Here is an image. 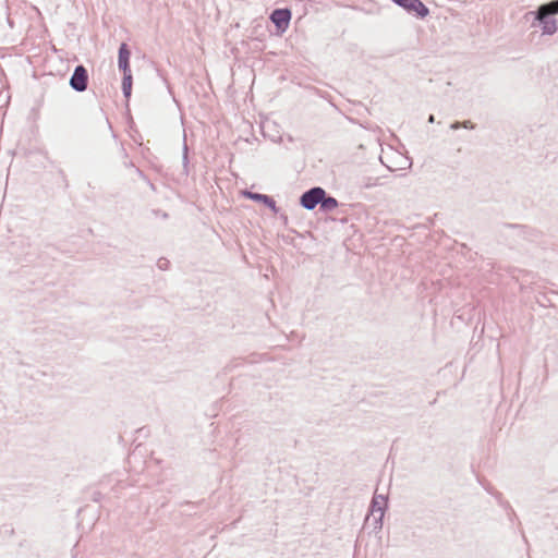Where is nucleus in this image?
<instances>
[{"label": "nucleus", "mask_w": 558, "mask_h": 558, "mask_svg": "<svg viewBox=\"0 0 558 558\" xmlns=\"http://www.w3.org/2000/svg\"><path fill=\"white\" fill-rule=\"evenodd\" d=\"M11 252L19 262L25 263L26 265L35 264L37 260L46 262L48 259L47 253L26 236L19 238L12 242Z\"/></svg>", "instance_id": "1"}, {"label": "nucleus", "mask_w": 558, "mask_h": 558, "mask_svg": "<svg viewBox=\"0 0 558 558\" xmlns=\"http://www.w3.org/2000/svg\"><path fill=\"white\" fill-rule=\"evenodd\" d=\"M532 16L531 27L539 28L542 35L553 36L558 32V21L556 17H551L548 13H545L541 9L536 8L534 11H529L525 14V19Z\"/></svg>", "instance_id": "2"}, {"label": "nucleus", "mask_w": 558, "mask_h": 558, "mask_svg": "<svg viewBox=\"0 0 558 558\" xmlns=\"http://www.w3.org/2000/svg\"><path fill=\"white\" fill-rule=\"evenodd\" d=\"M393 3L417 20H424L430 13L422 0H395Z\"/></svg>", "instance_id": "3"}, {"label": "nucleus", "mask_w": 558, "mask_h": 558, "mask_svg": "<svg viewBox=\"0 0 558 558\" xmlns=\"http://www.w3.org/2000/svg\"><path fill=\"white\" fill-rule=\"evenodd\" d=\"M292 17L290 8H276L269 14V20L275 25L276 35H282L289 27Z\"/></svg>", "instance_id": "4"}, {"label": "nucleus", "mask_w": 558, "mask_h": 558, "mask_svg": "<svg viewBox=\"0 0 558 558\" xmlns=\"http://www.w3.org/2000/svg\"><path fill=\"white\" fill-rule=\"evenodd\" d=\"M322 197H324V189L322 186H313L300 195L299 205L306 210H314L320 205Z\"/></svg>", "instance_id": "5"}, {"label": "nucleus", "mask_w": 558, "mask_h": 558, "mask_svg": "<svg viewBox=\"0 0 558 558\" xmlns=\"http://www.w3.org/2000/svg\"><path fill=\"white\" fill-rule=\"evenodd\" d=\"M89 83L88 70L84 64H77L69 80L70 87L76 93L87 89Z\"/></svg>", "instance_id": "6"}, {"label": "nucleus", "mask_w": 558, "mask_h": 558, "mask_svg": "<svg viewBox=\"0 0 558 558\" xmlns=\"http://www.w3.org/2000/svg\"><path fill=\"white\" fill-rule=\"evenodd\" d=\"M242 195L250 201L262 204L267 207L274 215H278L280 213V207L277 205L276 201L272 196L267 194H262L258 192H253L250 190H244Z\"/></svg>", "instance_id": "7"}, {"label": "nucleus", "mask_w": 558, "mask_h": 558, "mask_svg": "<svg viewBox=\"0 0 558 558\" xmlns=\"http://www.w3.org/2000/svg\"><path fill=\"white\" fill-rule=\"evenodd\" d=\"M131 49L126 43H121L118 49V69L120 72H130Z\"/></svg>", "instance_id": "8"}, {"label": "nucleus", "mask_w": 558, "mask_h": 558, "mask_svg": "<svg viewBox=\"0 0 558 558\" xmlns=\"http://www.w3.org/2000/svg\"><path fill=\"white\" fill-rule=\"evenodd\" d=\"M388 510V498L384 495H374L371 500L368 514L385 517V512Z\"/></svg>", "instance_id": "9"}, {"label": "nucleus", "mask_w": 558, "mask_h": 558, "mask_svg": "<svg viewBox=\"0 0 558 558\" xmlns=\"http://www.w3.org/2000/svg\"><path fill=\"white\" fill-rule=\"evenodd\" d=\"M504 228L512 229L517 232V234L523 239H531L536 236L537 231L526 225H519V223H509L504 222L501 225Z\"/></svg>", "instance_id": "10"}, {"label": "nucleus", "mask_w": 558, "mask_h": 558, "mask_svg": "<svg viewBox=\"0 0 558 558\" xmlns=\"http://www.w3.org/2000/svg\"><path fill=\"white\" fill-rule=\"evenodd\" d=\"M122 73V82H121V89L123 97L126 100V107H129V101L132 96V89H133V75L132 71L130 72H121Z\"/></svg>", "instance_id": "11"}, {"label": "nucleus", "mask_w": 558, "mask_h": 558, "mask_svg": "<svg viewBox=\"0 0 558 558\" xmlns=\"http://www.w3.org/2000/svg\"><path fill=\"white\" fill-rule=\"evenodd\" d=\"M338 206H339L338 199L336 197H333L332 195H330L329 193H327L326 190L324 189V197H322V199H320L319 211L324 213V214H328V213L333 211L336 208H338Z\"/></svg>", "instance_id": "12"}, {"label": "nucleus", "mask_w": 558, "mask_h": 558, "mask_svg": "<svg viewBox=\"0 0 558 558\" xmlns=\"http://www.w3.org/2000/svg\"><path fill=\"white\" fill-rule=\"evenodd\" d=\"M384 525V517L381 515H373V521L369 522L368 517L366 518L364 522V529L371 527L369 533H379L383 530Z\"/></svg>", "instance_id": "13"}, {"label": "nucleus", "mask_w": 558, "mask_h": 558, "mask_svg": "<svg viewBox=\"0 0 558 558\" xmlns=\"http://www.w3.org/2000/svg\"><path fill=\"white\" fill-rule=\"evenodd\" d=\"M537 8L544 11L545 13H548L549 16L556 17V15L558 14V0H551L542 3Z\"/></svg>", "instance_id": "14"}, {"label": "nucleus", "mask_w": 558, "mask_h": 558, "mask_svg": "<svg viewBox=\"0 0 558 558\" xmlns=\"http://www.w3.org/2000/svg\"><path fill=\"white\" fill-rule=\"evenodd\" d=\"M357 184L361 189H372L378 185V178L362 177L359 179Z\"/></svg>", "instance_id": "15"}, {"label": "nucleus", "mask_w": 558, "mask_h": 558, "mask_svg": "<svg viewBox=\"0 0 558 558\" xmlns=\"http://www.w3.org/2000/svg\"><path fill=\"white\" fill-rule=\"evenodd\" d=\"M182 166H183V173L187 175L189 167H190V158H189V150H187V145H186L185 141L183 144Z\"/></svg>", "instance_id": "16"}, {"label": "nucleus", "mask_w": 558, "mask_h": 558, "mask_svg": "<svg viewBox=\"0 0 558 558\" xmlns=\"http://www.w3.org/2000/svg\"><path fill=\"white\" fill-rule=\"evenodd\" d=\"M157 267L160 269V270H168L169 267H170V260L167 259L166 257H160L158 260H157Z\"/></svg>", "instance_id": "17"}, {"label": "nucleus", "mask_w": 558, "mask_h": 558, "mask_svg": "<svg viewBox=\"0 0 558 558\" xmlns=\"http://www.w3.org/2000/svg\"><path fill=\"white\" fill-rule=\"evenodd\" d=\"M151 213L163 220H167L169 218V214L161 209H153Z\"/></svg>", "instance_id": "18"}, {"label": "nucleus", "mask_w": 558, "mask_h": 558, "mask_svg": "<svg viewBox=\"0 0 558 558\" xmlns=\"http://www.w3.org/2000/svg\"><path fill=\"white\" fill-rule=\"evenodd\" d=\"M462 128L466 130H474L476 128V124L471 120H464L462 121Z\"/></svg>", "instance_id": "19"}, {"label": "nucleus", "mask_w": 558, "mask_h": 558, "mask_svg": "<svg viewBox=\"0 0 558 558\" xmlns=\"http://www.w3.org/2000/svg\"><path fill=\"white\" fill-rule=\"evenodd\" d=\"M499 505L507 511H511V514L512 515H515V512L514 510L512 509V507L510 506V504L507 501V500H501V502H499Z\"/></svg>", "instance_id": "20"}, {"label": "nucleus", "mask_w": 558, "mask_h": 558, "mask_svg": "<svg viewBox=\"0 0 558 558\" xmlns=\"http://www.w3.org/2000/svg\"><path fill=\"white\" fill-rule=\"evenodd\" d=\"M490 495L499 502L504 499L502 494L498 492L497 489L494 492H490Z\"/></svg>", "instance_id": "21"}, {"label": "nucleus", "mask_w": 558, "mask_h": 558, "mask_svg": "<svg viewBox=\"0 0 558 558\" xmlns=\"http://www.w3.org/2000/svg\"><path fill=\"white\" fill-rule=\"evenodd\" d=\"M449 128H450V130H453V131L459 130V129H461V128H462V121H458V120H456V121H453V122L450 124V126H449Z\"/></svg>", "instance_id": "22"}, {"label": "nucleus", "mask_w": 558, "mask_h": 558, "mask_svg": "<svg viewBox=\"0 0 558 558\" xmlns=\"http://www.w3.org/2000/svg\"><path fill=\"white\" fill-rule=\"evenodd\" d=\"M278 215H279V218L282 221L283 226H288V223H289L288 215L286 213H281V211Z\"/></svg>", "instance_id": "23"}, {"label": "nucleus", "mask_w": 558, "mask_h": 558, "mask_svg": "<svg viewBox=\"0 0 558 558\" xmlns=\"http://www.w3.org/2000/svg\"><path fill=\"white\" fill-rule=\"evenodd\" d=\"M481 484H482V486L484 487V489H485L488 494H490V492L496 490V489H495V487H494L490 483H482V482H481Z\"/></svg>", "instance_id": "24"}, {"label": "nucleus", "mask_w": 558, "mask_h": 558, "mask_svg": "<svg viewBox=\"0 0 558 558\" xmlns=\"http://www.w3.org/2000/svg\"><path fill=\"white\" fill-rule=\"evenodd\" d=\"M136 172H137V173H138V175H140L141 178H143L144 180H147V179H148V178H147V175H146V174H145V173H144L140 168H137V169H136Z\"/></svg>", "instance_id": "25"}, {"label": "nucleus", "mask_w": 558, "mask_h": 558, "mask_svg": "<svg viewBox=\"0 0 558 558\" xmlns=\"http://www.w3.org/2000/svg\"><path fill=\"white\" fill-rule=\"evenodd\" d=\"M146 181H147L150 190L156 191V185L149 179H147Z\"/></svg>", "instance_id": "26"}, {"label": "nucleus", "mask_w": 558, "mask_h": 558, "mask_svg": "<svg viewBox=\"0 0 558 558\" xmlns=\"http://www.w3.org/2000/svg\"><path fill=\"white\" fill-rule=\"evenodd\" d=\"M427 121H428V123H434L435 122V116L434 114H429Z\"/></svg>", "instance_id": "27"}, {"label": "nucleus", "mask_w": 558, "mask_h": 558, "mask_svg": "<svg viewBox=\"0 0 558 558\" xmlns=\"http://www.w3.org/2000/svg\"><path fill=\"white\" fill-rule=\"evenodd\" d=\"M100 495H101L100 493H94V498H93L94 501H98Z\"/></svg>", "instance_id": "28"}, {"label": "nucleus", "mask_w": 558, "mask_h": 558, "mask_svg": "<svg viewBox=\"0 0 558 558\" xmlns=\"http://www.w3.org/2000/svg\"><path fill=\"white\" fill-rule=\"evenodd\" d=\"M136 432L140 434H146V427L138 428Z\"/></svg>", "instance_id": "29"}, {"label": "nucleus", "mask_w": 558, "mask_h": 558, "mask_svg": "<svg viewBox=\"0 0 558 558\" xmlns=\"http://www.w3.org/2000/svg\"><path fill=\"white\" fill-rule=\"evenodd\" d=\"M136 432L140 434H146V427L138 428Z\"/></svg>", "instance_id": "30"}, {"label": "nucleus", "mask_w": 558, "mask_h": 558, "mask_svg": "<svg viewBox=\"0 0 558 558\" xmlns=\"http://www.w3.org/2000/svg\"><path fill=\"white\" fill-rule=\"evenodd\" d=\"M508 517H509V519L512 521V520H513V518H517V514H515V515H512V514H511V511H508Z\"/></svg>", "instance_id": "31"}, {"label": "nucleus", "mask_w": 558, "mask_h": 558, "mask_svg": "<svg viewBox=\"0 0 558 558\" xmlns=\"http://www.w3.org/2000/svg\"><path fill=\"white\" fill-rule=\"evenodd\" d=\"M45 247H46V248H50V250H56V248H54V246H53V245H51V244H47Z\"/></svg>", "instance_id": "32"}, {"label": "nucleus", "mask_w": 558, "mask_h": 558, "mask_svg": "<svg viewBox=\"0 0 558 558\" xmlns=\"http://www.w3.org/2000/svg\"><path fill=\"white\" fill-rule=\"evenodd\" d=\"M392 2H395V0H391Z\"/></svg>", "instance_id": "33"}]
</instances>
